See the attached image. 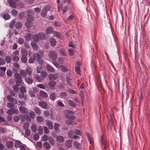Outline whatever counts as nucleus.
<instances>
[{"label":"nucleus","instance_id":"nucleus-17","mask_svg":"<svg viewBox=\"0 0 150 150\" xmlns=\"http://www.w3.org/2000/svg\"><path fill=\"white\" fill-rule=\"evenodd\" d=\"M69 67L63 65H61L60 68L63 72H67L69 70Z\"/></svg>","mask_w":150,"mask_h":150},{"label":"nucleus","instance_id":"nucleus-53","mask_svg":"<svg viewBox=\"0 0 150 150\" xmlns=\"http://www.w3.org/2000/svg\"><path fill=\"white\" fill-rule=\"evenodd\" d=\"M19 86V85H14L13 86V88L14 91H18L19 90V87L18 86Z\"/></svg>","mask_w":150,"mask_h":150},{"label":"nucleus","instance_id":"nucleus-20","mask_svg":"<svg viewBox=\"0 0 150 150\" xmlns=\"http://www.w3.org/2000/svg\"><path fill=\"white\" fill-rule=\"evenodd\" d=\"M50 40L51 45L52 46H55L57 43L55 39L52 38H50Z\"/></svg>","mask_w":150,"mask_h":150},{"label":"nucleus","instance_id":"nucleus-59","mask_svg":"<svg viewBox=\"0 0 150 150\" xmlns=\"http://www.w3.org/2000/svg\"><path fill=\"white\" fill-rule=\"evenodd\" d=\"M7 98L9 101L12 102L14 98L11 96L8 95L7 96Z\"/></svg>","mask_w":150,"mask_h":150},{"label":"nucleus","instance_id":"nucleus-61","mask_svg":"<svg viewBox=\"0 0 150 150\" xmlns=\"http://www.w3.org/2000/svg\"><path fill=\"white\" fill-rule=\"evenodd\" d=\"M19 59V57L16 55H15L13 56V60L16 62H17Z\"/></svg>","mask_w":150,"mask_h":150},{"label":"nucleus","instance_id":"nucleus-42","mask_svg":"<svg viewBox=\"0 0 150 150\" xmlns=\"http://www.w3.org/2000/svg\"><path fill=\"white\" fill-rule=\"evenodd\" d=\"M47 13V12L46 11V10L43 9L42 10L41 15L42 17H45L46 16Z\"/></svg>","mask_w":150,"mask_h":150},{"label":"nucleus","instance_id":"nucleus-3","mask_svg":"<svg viewBox=\"0 0 150 150\" xmlns=\"http://www.w3.org/2000/svg\"><path fill=\"white\" fill-rule=\"evenodd\" d=\"M48 56L50 59L54 60L57 59V55L56 52L51 51L48 54Z\"/></svg>","mask_w":150,"mask_h":150},{"label":"nucleus","instance_id":"nucleus-12","mask_svg":"<svg viewBox=\"0 0 150 150\" xmlns=\"http://www.w3.org/2000/svg\"><path fill=\"white\" fill-rule=\"evenodd\" d=\"M75 71L77 74H80V62H77L76 63Z\"/></svg>","mask_w":150,"mask_h":150},{"label":"nucleus","instance_id":"nucleus-1","mask_svg":"<svg viewBox=\"0 0 150 150\" xmlns=\"http://www.w3.org/2000/svg\"><path fill=\"white\" fill-rule=\"evenodd\" d=\"M26 21L25 23V26L28 28L32 27L33 25L32 22L34 20V17L30 14H28L26 16Z\"/></svg>","mask_w":150,"mask_h":150},{"label":"nucleus","instance_id":"nucleus-30","mask_svg":"<svg viewBox=\"0 0 150 150\" xmlns=\"http://www.w3.org/2000/svg\"><path fill=\"white\" fill-rule=\"evenodd\" d=\"M74 146L77 149H79L81 148V145L80 143L76 141H74Z\"/></svg>","mask_w":150,"mask_h":150},{"label":"nucleus","instance_id":"nucleus-54","mask_svg":"<svg viewBox=\"0 0 150 150\" xmlns=\"http://www.w3.org/2000/svg\"><path fill=\"white\" fill-rule=\"evenodd\" d=\"M43 146L46 148L49 149L50 147V144L47 142H45L43 143Z\"/></svg>","mask_w":150,"mask_h":150},{"label":"nucleus","instance_id":"nucleus-25","mask_svg":"<svg viewBox=\"0 0 150 150\" xmlns=\"http://www.w3.org/2000/svg\"><path fill=\"white\" fill-rule=\"evenodd\" d=\"M21 52L22 56H27L28 54L27 50L23 48L22 49L21 51Z\"/></svg>","mask_w":150,"mask_h":150},{"label":"nucleus","instance_id":"nucleus-50","mask_svg":"<svg viewBox=\"0 0 150 150\" xmlns=\"http://www.w3.org/2000/svg\"><path fill=\"white\" fill-rule=\"evenodd\" d=\"M36 120L38 122H41L43 121V119L41 117L38 116L37 117Z\"/></svg>","mask_w":150,"mask_h":150},{"label":"nucleus","instance_id":"nucleus-52","mask_svg":"<svg viewBox=\"0 0 150 150\" xmlns=\"http://www.w3.org/2000/svg\"><path fill=\"white\" fill-rule=\"evenodd\" d=\"M25 134L26 135L29 136L30 134V131L29 129H25Z\"/></svg>","mask_w":150,"mask_h":150},{"label":"nucleus","instance_id":"nucleus-5","mask_svg":"<svg viewBox=\"0 0 150 150\" xmlns=\"http://www.w3.org/2000/svg\"><path fill=\"white\" fill-rule=\"evenodd\" d=\"M14 75L16 84H18L21 83L22 82V80L21 79V76L18 73H16Z\"/></svg>","mask_w":150,"mask_h":150},{"label":"nucleus","instance_id":"nucleus-32","mask_svg":"<svg viewBox=\"0 0 150 150\" xmlns=\"http://www.w3.org/2000/svg\"><path fill=\"white\" fill-rule=\"evenodd\" d=\"M20 73L22 76L24 77L25 78L27 76V74L25 70L23 69L21 70L20 71Z\"/></svg>","mask_w":150,"mask_h":150},{"label":"nucleus","instance_id":"nucleus-48","mask_svg":"<svg viewBox=\"0 0 150 150\" xmlns=\"http://www.w3.org/2000/svg\"><path fill=\"white\" fill-rule=\"evenodd\" d=\"M22 25L21 23L18 22H17L16 25V27L17 29H20L22 27Z\"/></svg>","mask_w":150,"mask_h":150},{"label":"nucleus","instance_id":"nucleus-16","mask_svg":"<svg viewBox=\"0 0 150 150\" xmlns=\"http://www.w3.org/2000/svg\"><path fill=\"white\" fill-rule=\"evenodd\" d=\"M60 126V125L58 123H55L54 124V129L56 132H60V130L59 129Z\"/></svg>","mask_w":150,"mask_h":150},{"label":"nucleus","instance_id":"nucleus-2","mask_svg":"<svg viewBox=\"0 0 150 150\" xmlns=\"http://www.w3.org/2000/svg\"><path fill=\"white\" fill-rule=\"evenodd\" d=\"M64 113L66 118L69 119L70 120L75 119V116L73 115V112L69 110H66L64 111Z\"/></svg>","mask_w":150,"mask_h":150},{"label":"nucleus","instance_id":"nucleus-46","mask_svg":"<svg viewBox=\"0 0 150 150\" xmlns=\"http://www.w3.org/2000/svg\"><path fill=\"white\" fill-rule=\"evenodd\" d=\"M18 12L17 11L15 10H13L11 11V14L12 16H16L17 15Z\"/></svg>","mask_w":150,"mask_h":150},{"label":"nucleus","instance_id":"nucleus-37","mask_svg":"<svg viewBox=\"0 0 150 150\" xmlns=\"http://www.w3.org/2000/svg\"><path fill=\"white\" fill-rule=\"evenodd\" d=\"M88 139L89 142L90 144L92 145H93V139L90 137V136L89 134L87 135Z\"/></svg>","mask_w":150,"mask_h":150},{"label":"nucleus","instance_id":"nucleus-34","mask_svg":"<svg viewBox=\"0 0 150 150\" xmlns=\"http://www.w3.org/2000/svg\"><path fill=\"white\" fill-rule=\"evenodd\" d=\"M68 104L69 105L73 107H75L76 105V103L71 100H70L69 101Z\"/></svg>","mask_w":150,"mask_h":150},{"label":"nucleus","instance_id":"nucleus-47","mask_svg":"<svg viewBox=\"0 0 150 150\" xmlns=\"http://www.w3.org/2000/svg\"><path fill=\"white\" fill-rule=\"evenodd\" d=\"M73 132L72 130L69 131L68 133V137L70 138H72L73 137Z\"/></svg>","mask_w":150,"mask_h":150},{"label":"nucleus","instance_id":"nucleus-38","mask_svg":"<svg viewBox=\"0 0 150 150\" xmlns=\"http://www.w3.org/2000/svg\"><path fill=\"white\" fill-rule=\"evenodd\" d=\"M27 56H22L21 59L23 63H26L27 60V57H26Z\"/></svg>","mask_w":150,"mask_h":150},{"label":"nucleus","instance_id":"nucleus-21","mask_svg":"<svg viewBox=\"0 0 150 150\" xmlns=\"http://www.w3.org/2000/svg\"><path fill=\"white\" fill-rule=\"evenodd\" d=\"M40 94L41 96L43 97L44 98H46L48 97V95L47 93L42 91H40Z\"/></svg>","mask_w":150,"mask_h":150},{"label":"nucleus","instance_id":"nucleus-41","mask_svg":"<svg viewBox=\"0 0 150 150\" xmlns=\"http://www.w3.org/2000/svg\"><path fill=\"white\" fill-rule=\"evenodd\" d=\"M67 94L66 92H62L60 93V97L61 98H64L67 96Z\"/></svg>","mask_w":150,"mask_h":150},{"label":"nucleus","instance_id":"nucleus-9","mask_svg":"<svg viewBox=\"0 0 150 150\" xmlns=\"http://www.w3.org/2000/svg\"><path fill=\"white\" fill-rule=\"evenodd\" d=\"M25 70L27 74L29 76L31 77L33 73V69L30 67H26Z\"/></svg>","mask_w":150,"mask_h":150},{"label":"nucleus","instance_id":"nucleus-7","mask_svg":"<svg viewBox=\"0 0 150 150\" xmlns=\"http://www.w3.org/2000/svg\"><path fill=\"white\" fill-rule=\"evenodd\" d=\"M66 81L67 84L69 86L72 85L73 83L74 82V80L69 76H67L66 78Z\"/></svg>","mask_w":150,"mask_h":150},{"label":"nucleus","instance_id":"nucleus-64","mask_svg":"<svg viewBox=\"0 0 150 150\" xmlns=\"http://www.w3.org/2000/svg\"><path fill=\"white\" fill-rule=\"evenodd\" d=\"M35 60L33 57H31L29 59V62L30 63H34Z\"/></svg>","mask_w":150,"mask_h":150},{"label":"nucleus","instance_id":"nucleus-51","mask_svg":"<svg viewBox=\"0 0 150 150\" xmlns=\"http://www.w3.org/2000/svg\"><path fill=\"white\" fill-rule=\"evenodd\" d=\"M47 75V73L45 71L41 72V76L42 77L45 78Z\"/></svg>","mask_w":150,"mask_h":150},{"label":"nucleus","instance_id":"nucleus-44","mask_svg":"<svg viewBox=\"0 0 150 150\" xmlns=\"http://www.w3.org/2000/svg\"><path fill=\"white\" fill-rule=\"evenodd\" d=\"M34 110L38 115H39L40 114L41 112L39 108L38 107H35L34 108Z\"/></svg>","mask_w":150,"mask_h":150},{"label":"nucleus","instance_id":"nucleus-56","mask_svg":"<svg viewBox=\"0 0 150 150\" xmlns=\"http://www.w3.org/2000/svg\"><path fill=\"white\" fill-rule=\"evenodd\" d=\"M4 18L6 20L9 19L10 18V16L8 14H5L3 16Z\"/></svg>","mask_w":150,"mask_h":150},{"label":"nucleus","instance_id":"nucleus-19","mask_svg":"<svg viewBox=\"0 0 150 150\" xmlns=\"http://www.w3.org/2000/svg\"><path fill=\"white\" fill-rule=\"evenodd\" d=\"M19 109L20 112L22 114H25L27 112V109L24 107L21 106Z\"/></svg>","mask_w":150,"mask_h":150},{"label":"nucleus","instance_id":"nucleus-14","mask_svg":"<svg viewBox=\"0 0 150 150\" xmlns=\"http://www.w3.org/2000/svg\"><path fill=\"white\" fill-rule=\"evenodd\" d=\"M46 69L47 71L50 72L54 73L55 71L54 69L49 64H47Z\"/></svg>","mask_w":150,"mask_h":150},{"label":"nucleus","instance_id":"nucleus-36","mask_svg":"<svg viewBox=\"0 0 150 150\" xmlns=\"http://www.w3.org/2000/svg\"><path fill=\"white\" fill-rule=\"evenodd\" d=\"M35 79L39 82H41L43 81L41 77L38 74H36L35 75Z\"/></svg>","mask_w":150,"mask_h":150},{"label":"nucleus","instance_id":"nucleus-33","mask_svg":"<svg viewBox=\"0 0 150 150\" xmlns=\"http://www.w3.org/2000/svg\"><path fill=\"white\" fill-rule=\"evenodd\" d=\"M32 37V34L30 33L27 34L25 36V38L27 40H30L31 38Z\"/></svg>","mask_w":150,"mask_h":150},{"label":"nucleus","instance_id":"nucleus-57","mask_svg":"<svg viewBox=\"0 0 150 150\" xmlns=\"http://www.w3.org/2000/svg\"><path fill=\"white\" fill-rule=\"evenodd\" d=\"M14 144L15 147L16 148L19 147L21 146V143L19 141L16 142H15Z\"/></svg>","mask_w":150,"mask_h":150},{"label":"nucleus","instance_id":"nucleus-35","mask_svg":"<svg viewBox=\"0 0 150 150\" xmlns=\"http://www.w3.org/2000/svg\"><path fill=\"white\" fill-rule=\"evenodd\" d=\"M48 85L51 87H54L56 85V83L53 81H50L48 82Z\"/></svg>","mask_w":150,"mask_h":150},{"label":"nucleus","instance_id":"nucleus-24","mask_svg":"<svg viewBox=\"0 0 150 150\" xmlns=\"http://www.w3.org/2000/svg\"><path fill=\"white\" fill-rule=\"evenodd\" d=\"M31 45L33 49L35 50H37L38 48V45L35 43L34 42H31Z\"/></svg>","mask_w":150,"mask_h":150},{"label":"nucleus","instance_id":"nucleus-45","mask_svg":"<svg viewBox=\"0 0 150 150\" xmlns=\"http://www.w3.org/2000/svg\"><path fill=\"white\" fill-rule=\"evenodd\" d=\"M29 126V123L28 122H26L23 125V128L24 129H28Z\"/></svg>","mask_w":150,"mask_h":150},{"label":"nucleus","instance_id":"nucleus-26","mask_svg":"<svg viewBox=\"0 0 150 150\" xmlns=\"http://www.w3.org/2000/svg\"><path fill=\"white\" fill-rule=\"evenodd\" d=\"M13 145V142L11 141H9L6 143V145L8 148H11Z\"/></svg>","mask_w":150,"mask_h":150},{"label":"nucleus","instance_id":"nucleus-13","mask_svg":"<svg viewBox=\"0 0 150 150\" xmlns=\"http://www.w3.org/2000/svg\"><path fill=\"white\" fill-rule=\"evenodd\" d=\"M9 4L10 6L13 8H16L17 6V4L12 0H9Z\"/></svg>","mask_w":150,"mask_h":150},{"label":"nucleus","instance_id":"nucleus-63","mask_svg":"<svg viewBox=\"0 0 150 150\" xmlns=\"http://www.w3.org/2000/svg\"><path fill=\"white\" fill-rule=\"evenodd\" d=\"M58 62L61 64H63L64 62L63 59L60 57L58 58Z\"/></svg>","mask_w":150,"mask_h":150},{"label":"nucleus","instance_id":"nucleus-55","mask_svg":"<svg viewBox=\"0 0 150 150\" xmlns=\"http://www.w3.org/2000/svg\"><path fill=\"white\" fill-rule=\"evenodd\" d=\"M69 54L71 56H72L74 54V52L73 49L72 48L69 49L68 50Z\"/></svg>","mask_w":150,"mask_h":150},{"label":"nucleus","instance_id":"nucleus-58","mask_svg":"<svg viewBox=\"0 0 150 150\" xmlns=\"http://www.w3.org/2000/svg\"><path fill=\"white\" fill-rule=\"evenodd\" d=\"M33 138L35 140L37 141L39 138V136L38 134L35 133L34 134Z\"/></svg>","mask_w":150,"mask_h":150},{"label":"nucleus","instance_id":"nucleus-22","mask_svg":"<svg viewBox=\"0 0 150 150\" xmlns=\"http://www.w3.org/2000/svg\"><path fill=\"white\" fill-rule=\"evenodd\" d=\"M25 80L27 83H31L33 82V80L30 77L25 76Z\"/></svg>","mask_w":150,"mask_h":150},{"label":"nucleus","instance_id":"nucleus-49","mask_svg":"<svg viewBox=\"0 0 150 150\" xmlns=\"http://www.w3.org/2000/svg\"><path fill=\"white\" fill-rule=\"evenodd\" d=\"M5 60L7 63H10L11 61V58L9 56H7L5 58Z\"/></svg>","mask_w":150,"mask_h":150},{"label":"nucleus","instance_id":"nucleus-10","mask_svg":"<svg viewBox=\"0 0 150 150\" xmlns=\"http://www.w3.org/2000/svg\"><path fill=\"white\" fill-rule=\"evenodd\" d=\"M46 125L50 129H52L53 128V124L52 122L49 120H45Z\"/></svg>","mask_w":150,"mask_h":150},{"label":"nucleus","instance_id":"nucleus-39","mask_svg":"<svg viewBox=\"0 0 150 150\" xmlns=\"http://www.w3.org/2000/svg\"><path fill=\"white\" fill-rule=\"evenodd\" d=\"M39 38L41 40H43L45 38V35L43 33H40L38 34Z\"/></svg>","mask_w":150,"mask_h":150},{"label":"nucleus","instance_id":"nucleus-15","mask_svg":"<svg viewBox=\"0 0 150 150\" xmlns=\"http://www.w3.org/2000/svg\"><path fill=\"white\" fill-rule=\"evenodd\" d=\"M56 140L59 142H62L64 141V138L62 136L58 135L56 137Z\"/></svg>","mask_w":150,"mask_h":150},{"label":"nucleus","instance_id":"nucleus-60","mask_svg":"<svg viewBox=\"0 0 150 150\" xmlns=\"http://www.w3.org/2000/svg\"><path fill=\"white\" fill-rule=\"evenodd\" d=\"M102 143L103 144L104 146V147L105 149L106 148V147L107 146V141L103 139L102 138Z\"/></svg>","mask_w":150,"mask_h":150},{"label":"nucleus","instance_id":"nucleus-6","mask_svg":"<svg viewBox=\"0 0 150 150\" xmlns=\"http://www.w3.org/2000/svg\"><path fill=\"white\" fill-rule=\"evenodd\" d=\"M18 112V109L11 108L8 110L6 113L9 115H11L13 114H17Z\"/></svg>","mask_w":150,"mask_h":150},{"label":"nucleus","instance_id":"nucleus-23","mask_svg":"<svg viewBox=\"0 0 150 150\" xmlns=\"http://www.w3.org/2000/svg\"><path fill=\"white\" fill-rule=\"evenodd\" d=\"M31 130L33 132H36L37 130V126L35 124H33L31 127Z\"/></svg>","mask_w":150,"mask_h":150},{"label":"nucleus","instance_id":"nucleus-27","mask_svg":"<svg viewBox=\"0 0 150 150\" xmlns=\"http://www.w3.org/2000/svg\"><path fill=\"white\" fill-rule=\"evenodd\" d=\"M53 32V28L51 27H49L46 29V33L47 34L51 33Z\"/></svg>","mask_w":150,"mask_h":150},{"label":"nucleus","instance_id":"nucleus-4","mask_svg":"<svg viewBox=\"0 0 150 150\" xmlns=\"http://www.w3.org/2000/svg\"><path fill=\"white\" fill-rule=\"evenodd\" d=\"M43 52L42 51H40L38 53H34L33 55V57L35 60L36 59L38 60L43 57Z\"/></svg>","mask_w":150,"mask_h":150},{"label":"nucleus","instance_id":"nucleus-28","mask_svg":"<svg viewBox=\"0 0 150 150\" xmlns=\"http://www.w3.org/2000/svg\"><path fill=\"white\" fill-rule=\"evenodd\" d=\"M56 98V94L54 93H51L50 95V99L52 100H54Z\"/></svg>","mask_w":150,"mask_h":150},{"label":"nucleus","instance_id":"nucleus-8","mask_svg":"<svg viewBox=\"0 0 150 150\" xmlns=\"http://www.w3.org/2000/svg\"><path fill=\"white\" fill-rule=\"evenodd\" d=\"M57 77V74H49L48 75L49 79L51 80L54 81L55 80Z\"/></svg>","mask_w":150,"mask_h":150},{"label":"nucleus","instance_id":"nucleus-18","mask_svg":"<svg viewBox=\"0 0 150 150\" xmlns=\"http://www.w3.org/2000/svg\"><path fill=\"white\" fill-rule=\"evenodd\" d=\"M52 33L54 36H56V37L58 38L59 39H62V38L61 35L58 32L54 31Z\"/></svg>","mask_w":150,"mask_h":150},{"label":"nucleus","instance_id":"nucleus-43","mask_svg":"<svg viewBox=\"0 0 150 150\" xmlns=\"http://www.w3.org/2000/svg\"><path fill=\"white\" fill-rule=\"evenodd\" d=\"M38 132L39 134L42 135L43 133V129L42 127L40 126L38 127Z\"/></svg>","mask_w":150,"mask_h":150},{"label":"nucleus","instance_id":"nucleus-11","mask_svg":"<svg viewBox=\"0 0 150 150\" xmlns=\"http://www.w3.org/2000/svg\"><path fill=\"white\" fill-rule=\"evenodd\" d=\"M39 104L40 106L43 109H46L47 106V103L46 102L43 101L40 102Z\"/></svg>","mask_w":150,"mask_h":150},{"label":"nucleus","instance_id":"nucleus-62","mask_svg":"<svg viewBox=\"0 0 150 150\" xmlns=\"http://www.w3.org/2000/svg\"><path fill=\"white\" fill-rule=\"evenodd\" d=\"M53 64L57 68H60L61 65H60L58 62L55 61L53 62Z\"/></svg>","mask_w":150,"mask_h":150},{"label":"nucleus","instance_id":"nucleus-29","mask_svg":"<svg viewBox=\"0 0 150 150\" xmlns=\"http://www.w3.org/2000/svg\"><path fill=\"white\" fill-rule=\"evenodd\" d=\"M33 38L34 42H37L40 39L39 35H35L33 36Z\"/></svg>","mask_w":150,"mask_h":150},{"label":"nucleus","instance_id":"nucleus-40","mask_svg":"<svg viewBox=\"0 0 150 150\" xmlns=\"http://www.w3.org/2000/svg\"><path fill=\"white\" fill-rule=\"evenodd\" d=\"M59 52L63 56H66L67 55L64 49H60L59 50Z\"/></svg>","mask_w":150,"mask_h":150},{"label":"nucleus","instance_id":"nucleus-31","mask_svg":"<svg viewBox=\"0 0 150 150\" xmlns=\"http://www.w3.org/2000/svg\"><path fill=\"white\" fill-rule=\"evenodd\" d=\"M72 141L71 140H69L66 141V145L68 148L70 147L72 145Z\"/></svg>","mask_w":150,"mask_h":150}]
</instances>
